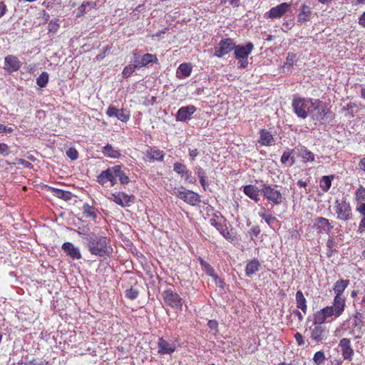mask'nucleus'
I'll return each mask as SVG.
<instances>
[{"mask_svg":"<svg viewBox=\"0 0 365 365\" xmlns=\"http://www.w3.org/2000/svg\"><path fill=\"white\" fill-rule=\"evenodd\" d=\"M87 247L91 255L104 257L112 252V248L108 245V239L106 237L90 233L84 238Z\"/></svg>","mask_w":365,"mask_h":365,"instance_id":"f257e3e1","label":"nucleus"},{"mask_svg":"<svg viewBox=\"0 0 365 365\" xmlns=\"http://www.w3.org/2000/svg\"><path fill=\"white\" fill-rule=\"evenodd\" d=\"M313 98H294L292 102V106L297 117L305 119L309 114L312 106Z\"/></svg>","mask_w":365,"mask_h":365,"instance_id":"f03ea898","label":"nucleus"},{"mask_svg":"<svg viewBox=\"0 0 365 365\" xmlns=\"http://www.w3.org/2000/svg\"><path fill=\"white\" fill-rule=\"evenodd\" d=\"M261 194L273 205H280L283 201L282 194L277 185L264 183L260 189Z\"/></svg>","mask_w":365,"mask_h":365,"instance_id":"7ed1b4c3","label":"nucleus"},{"mask_svg":"<svg viewBox=\"0 0 365 365\" xmlns=\"http://www.w3.org/2000/svg\"><path fill=\"white\" fill-rule=\"evenodd\" d=\"M171 193L192 206L197 205L200 202V195L197 193L186 190L182 186L174 187Z\"/></svg>","mask_w":365,"mask_h":365,"instance_id":"20e7f679","label":"nucleus"},{"mask_svg":"<svg viewBox=\"0 0 365 365\" xmlns=\"http://www.w3.org/2000/svg\"><path fill=\"white\" fill-rule=\"evenodd\" d=\"M334 210L336 214V219L342 221H349L352 218V211L350 203L343 197L341 200H336Z\"/></svg>","mask_w":365,"mask_h":365,"instance_id":"39448f33","label":"nucleus"},{"mask_svg":"<svg viewBox=\"0 0 365 365\" xmlns=\"http://www.w3.org/2000/svg\"><path fill=\"white\" fill-rule=\"evenodd\" d=\"M254 45L249 42L245 46L237 45L235 46V56L238 61L239 68H245L248 65V56L252 53Z\"/></svg>","mask_w":365,"mask_h":365,"instance_id":"423d86ee","label":"nucleus"},{"mask_svg":"<svg viewBox=\"0 0 365 365\" xmlns=\"http://www.w3.org/2000/svg\"><path fill=\"white\" fill-rule=\"evenodd\" d=\"M328 113V109L324 103L319 99H314L312 106L310 108L309 116L313 120L320 121L324 118Z\"/></svg>","mask_w":365,"mask_h":365,"instance_id":"0eeeda50","label":"nucleus"},{"mask_svg":"<svg viewBox=\"0 0 365 365\" xmlns=\"http://www.w3.org/2000/svg\"><path fill=\"white\" fill-rule=\"evenodd\" d=\"M118 165L108 168L106 170L101 173L97 177V182L103 185L108 182H110L111 186H114L117 183V171Z\"/></svg>","mask_w":365,"mask_h":365,"instance_id":"6e6552de","label":"nucleus"},{"mask_svg":"<svg viewBox=\"0 0 365 365\" xmlns=\"http://www.w3.org/2000/svg\"><path fill=\"white\" fill-rule=\"evenodd\" d=\"M177 340L165 339L163 337H160L158 339V353L160 355L172 354L177 349Z\"/></svg>","mask_w":365,"mask_h":365,"instance_id":"1a4fd4ad","label":"nucleus"},{"mask_svg":"<svg viewBox=\"0 0 365 365\" xmlns=\"http://www.w3.org/2000/svg\"><path fill=\"white\" fill-rule=\"evenodd\" d=\"M162 296L165 303L168 306L173 308H182V299L176 292L168 289L163 292Z\"/></svg>","mask_w":365,"mask_h":365,"instance_id":"9d476101","label":"nucleus"},{"mask_svg":"<svg viewBox=\"0 0 365 365\" xmlns=\"http://www.w3.org/2000/svg\"><path fill=\"white\" fill-rule=\"evenodd\" d=\"M210 225L214 226L225 238H232V235L225 224V219L222 215H215L210 220Z\"/></svg>","mask_w":365,"mask_h":365,"instance_id":"9b49d317","label":"nucleus"},{"mask_svg":"<svg viewBox=\"0 0 365 365\" xmlns=\"http://www.w3.org/2000/svg\"><path fill=\"white\" fill-rule=\"evenodd\" d=\"M235 43L231 38L221 40L215 49V56L220 58L235 48Z\"/></svg>","mask_w":365,"mask_h":365,"instance_id":"f8f14e48","label":"nucleus"},{"mask_svg":"<svg viewBox=\"0 0 365 365\" xmlns=\"http://www.w3.org/2000/svg\"><path fill=\"white\" fill-rule=\"evenodd\" d=\"M109 200L113 201L122 207H129L134 202V196L129 195L124 192L113 193Z\"/></svg>","mask_w":365,"mask_h":365,"instance_id":"ddd939ff","label":"nucleus"},{"mask_svg":"<svg viewBox=\"0 0 365 365\" xmlns=\"http://www.w3.org/2000/svg\"><path fill=\"white\" fill-rule=\"evenodd\" d=\"M158 58L155 55L151 53H146L140 56L137 53H133V59L131 61L135 63L138 68L146 66L150 63H156Z\"/></svg>","mask_w":365,"mask_h":365,"instance_id":"4468645a","label":"nucleus"},{"mask_svg":"<svg viewBox=\"0 0 365 365\" xmlns=\"http://www.w3.org/2000/svg\"><path fill=\"white\" fill-rule=\"evenodd\" d=\"M339 347L341 349V352L343 359L346 361H351L354 351L351 346V341L349 339L343 338L339 341Z\"/></svg>","mask_w":365,"mask_h":365,"instance_id":"2eb2a0df","label":"nucleus"},{"mask_svg":"<svg viewBox=\"0 0 365 365\" xmlns=\"http://www.w3.org/2000/svg\"><path fill=\"white\" fill-rule=\"evenodd\" d=\"M328 330L324 325H314L310 327V337L315 342H320L327 338Z\"/></svg>","mask_w":365,"mask_h":365,"instance_id":"dca6fc26","label":"nucleus"},{"mask_svg":"<svg viewBox=\"0 0 365 365\" xmlns=\"http://www.w3.org/2000/svg\"><path fill=\"white\" fill-rule=\"evenodd\" d=\"M109 117L117 118L122 122H127L130 118L129 112L125 109H118L114 106H109L106 110Z\"/></svg>","mask_w":365,"mask_h":365,"instance_id":"f3484780","label":"nucleus"},{"mask_svg":"<svg viewBox=\"0 0 365 365\" xmlns=\"http://www.w3.org/2000/svg\"><path fill=\"white\" fill-rule=\"evenodd\" d=\"M196 111V108L192 105L181 107L176 113V119L178 121L186 122L191 119L192 115Z\"/></svg>","mask_w":365,"mask_h":365,"instance_id":"a211bd4d","label":"nucleus"},{"mask_svg":"<svg viewBox=\"0 0 365 365\" xmlns=\"http://www.w3.org/2000/svg\"><path fill=\"white\" fill-rule=\"evenodd\" d=\"M21 66V63L19 58L13 55H8L4 59V68L9 73L18 71Z\"/></svg>","mask_w":365,"mask_h":365,"instance_id":"6ab92c4d","label":"nucleus"},{"mask_svg":"<svg viewBox=\"0 0 365 365\" xmlns=\"http://www.w3.org/2000/svg\"><path fill=\"white\" fill-rule=\"evenodd\" d=\"M173 170L182 177L185 178V180L188 182L194 183L195 180L192 178V173L187 167L181 163L177 162L173 165Z\"/></svg>","mask_w":365,"mask_h":365,"instance_id":"aec40b11","label":"nucleus"},{"mask_svg":"<svg viewBox=\"0 0 365 365\" xmlns=\"http://www.w3.org/2000/svg\"><path fill=\"white\" fill-rule=\"evenodd\" d=\"M290 6L291 5L288 3H282L272 7L269 11L267 16L270 19L280 18L289 9Z\"/></svg>","mask_w":365,"mask_h":365,"instance_id":"412c9836","label":"nucleus"},{"mask_svg":"<svg viewBox=\"0 0 365 365\" xmlns=\"http://www.w3.org/2000/svg\"><path fill=\"white\" fill-rule=\"evenodd\" d=\"M165 156V153L158 149H155V148L149 147L145 152V160L152 161H163Z\"/></svg>","mask_w":365,"mask_h":365,"instance_id":"4be33fe9","label":"nucleus"},{"mask_svg":"<svg viewBox=\"0 0 365 365\" xmlns=\"http://www.w3.org/2000/svg\"><path fill=\"white\" fill-rule=\"evenodd\" d=\"M62 250L64 252L73 259H79L81 258V254L78 247H75L71 242H65L62 245Z\"/></svg>","mask_w":365,"mask_h":365,"instance_id":"5701e85b","label":"nucleus"},{"mask_svg":"<svg viewBox=\"0 0 365 365\" xmlns=\"http://www.w3.org/2000/svg\"><path fill=\"white\" fill-rule=\"evenodd\" d=\"M315 225L321 232L329 233L333 228L328 219L323 217H318L315 220Z\"/></svg>","mask_w":365,"mask_h":365,"instance_id":"b1692460","label":"nucleus"},{"mask_svg":"<svg viewBox=\"0 0 365 365\" xmlns=\"http://www.w3.org/2000/svg\"><path fill=\"white\" fill-rule=\"evenodd\" d=\"M346 300L344 297L335 296L333 301V304L330 306L334 310L336 314L339 317L342 314L345 309Z\"/></svg>","mask_w":365,"mask_h":365,"instance_id":"393cba45","label":"nucleus"},{"mask_svg":"<svg viewBox=\"0 0 365 365\" xmlns=\"http://www.w3.org/2000/svg\"><path fill=\"white\" fill-rule=\"evenodd\" d=\"M243 192L247 197L256 202L259 201V192H260V190H259L256 186L252 185H245L243 187Z\"/></svg>","mask_w":365,"mask_h":365,"instance_id":"a878e982","label":"nucleus"},{"mask_svg":"<svg viewBox=\"0 0 365 365\" xmlns=\"http://www.w3.org/2000/svg\"><path fill=\"white\" fill-rule=\"evenodd\" d=\"M261 264L258 259H254L249 261L245 267V275L251 277L259 270Z\"/></svg>","mask_w":365,"mask_h":365,"instance_id":"bb28decb","label":"nucleus"},{"mask_svg":"<svg viewBox=\"0 0 365 365\" xmlns=\"http://www.w3.org/2000/svg\"><path fill=\"white\" fill-rule=\"evenodd\" d=\"M259 143L262 145L270 146L274 143L273 135L266 130H260Z\"/></svg>","mask_w":365,"mask_h":365,"instance_id":"cd10ccee","label":"nucleus"},{"mask_svg":"<svg viewBox=\"0 0 365 365\" xmlns=\"http://www.w3.org/2000/svg\"><path fill=\"white\" fill-rule=\"evenodd\" d=\"M349 284V280H346V279H339V280H337L335 284H334V292L335 293V296H340V297H344L343 296V292L345 290V289L348 287Z\"/></svg>","mask_w":365,"mask_h":365,"instance_id":"c85d7f7f","label":"nucleus"},{"mask_svg":"<svg viewBox=\"0 0 365 365\" xmlns=\"http://www.w3.org/2000/svg\"><path fill=\"white\" fill-rule=\"evenodd\" d=\"M297 307L300 309L304 314L307 310V301L302 291L298 290L296 293Z\"/></svg>","mask_w":365,"mask_h":365,"instance_id":"c756f323","label":"nucleus"},{"mask_svg":"<svg viewBox=\"0 0 365 365\" xmlns=\"http://www.w3.org/2000/svg\"><path fill=\"white\" fill-rule=\"evenodd\" d=\"M48 189L51 191L52 194L54 196H56L58 198H61L62 200H64L66 201L70 200L73 195L72 193L68 191H65V190H62L57 189L55 187H49Z\"/></svg>","mask_w":365,"mask_h":365,"instance_id":"7c9ffc66","label":"nucleus"},{"mask_svg":"<svg viewBox=\"0 0 365 365\" xmlns=\"http://www.w3.org/2000/svg\"><path fill=\"white\" fill-rule=\"evenodd\" d=\"M311 8L305 4L301 6V11L298 16V21L304 23L309 20L311 16Z\"/></svg>","mask_w":365,"mask_h":365,"instance_id":"2f4dec72","label":"nucleus"},{"mask_svg":"<svg viewBox=\"0 0 365 365\" xmlns=\"http://www.w3.org/2000/svg\"><path fill=\"white\" fill-rule=\"evenodd\" d=\"M192 71V68L188 63H182L178 68L177 76L180 78L188 77Z\"/></svg>","mask_w":365,"mask_h":365,"instance_id":"473e14b6","label":"nucleus"},{"mask_svg":"<svg viewBox=\"0 0 365 365\" xmlns=\"http://www.w3.org/2000/svg\"><path fill=\"white\" fill-rule=\"evenodd\" d=\"M102 153L104 155L111 158H118L120 156V152L110 144H107L103 148Z\"/></svg>","mask_w":365,"mask_h":365,"instance_id":"72a5a7b5","label":"nucleus"},{"mask_svg":"<svg viewBox=\"0 0 365 365\" xmlns=\"http://www.w3.org/2000/svg\"><path fill=\"white\" fill-rule=\"evenodd\" d=\"M299 155L304 162H313L314 160V154L304 146L299 149Z\"/></svg>","mask_w":365,"mask_h":365,"instance_id":"f704fd0d","label":"nucleus"},{"mask_svg":"<svg viewBox=\"0 0 365 365\" xmlns=\"http://www.w3.org/2000/svg\"><path fill=\"white\" fill-rule=\"evenodd\" d=\"M96 210L94 207L86 203L83 206V212L85 217H90L95 220L97 217Z\"/></svg>","mask_w":365,"mask_h":365,"instance_id":"c9c22d12","label":"nucleus"},{"mask_svg":"<svg viewBox=\"0 0 365 365\" xmlns=\"http://www.w3.org/2000/svg\"><path fill=\"white\" fill-rule=\"evenodd\" d=\"M296 55L292 53L287 54L286 61L282 67L284 72H290L291 68L293 66L295 62Z\"/></svg>","mask_w":365,"mask_h":365,"instance_id":"e433bc0d","label":"nucleus"},{"mask_svg":"<svg viewBox=\"0 0 365 365\" xmlns=\"http://www.w3.org/2000/svg\"><path fill=\"white\" fill-rule=\"evenodd\" d=\"M327 320V319L325 317L324 314L322 313L321 310L317 311L316 313L314 314V325H323V324L325 323Z\"/></svg>","mask_w":365,"mask_h":365,"instance_id":"4c0bfd02","label":"nucleus"},{"mask_svg":"<svg viewBox=\"0 0 365 365\" xmlns=\"http://www.w3.org/2000/svg\"><path fill=\"white\" fill-rule=\"evenodd\" d=\"M333 176H323L320 180V187L324 192H327L331 186V178Z\"/></svg>","mask_w":365,"mask_h":365,"instance_id":"58836bf2","label":"nucleus"},{"mask_svg":"<svg viewBox=\"0 0 365 365\" xmlns=\"http://www.w3.org/2000/svg\"><path fill=\"white\" fill-rule=\"evenodd\" d=\"M117 178H118L120 184L126 185L130 182L128 176L122 170L121 165H118Z\"/></svg>","mask_w":365,"mask_h":365,"instance_id":"ea45409f","label":"nucleus"},{"mask_svg":"<svg viewBox=\"0 0 365 365\" xmlns=\"http://www.w3.org/2000/svg\"><path fill=\"white\" fill-rule=\"evenodd\" d=\"M200 265L202 267V270L209 276L213 277L215 274L214 269L210 266V264L204 261L203 259L200 260Z\"/></svg>","mask_w":365,"mask_h":365,"instance_id":"a19ab883","label":"nucleus"},{"mask_svg":"<svg viewBox=\"0 0 365 365\" xmlns=\"http://www.w3.org/2000/svg\"><path fill=\"white\" fill-rule=\"evenodd\" d=\"M48 81V74L46 72H42L36 79V84L41 87L44 88Z\"/></svg>","mask_w":365,"mask_h":365,"instance_id":"79ce46f5","label":"nucleus"},{"mask_svg":"<svg viewBox=\"0 0 365 365\" xmlns=\"http://www.w3.org/2000/svg\"><path fill=\"white\" fill-rule=\"evenodd\" d=\"M136 68H138L135 63H132V64H129L124 68L122 72L123 76L124 78L130 77L135 72Z\"/></svg>","mask_w":365,"mask_h":365,"instance_id":"37998d69","label":"nucleus"},{"mask_svg":"<svg viewBox=\"0 0 365 365\" xmlns=\"http://www.w3.org/2000/svg\"><path fill=\"white\" fill-rule=\"evenodd\" d=\"M139 294V291L138 289L134 287H130L125 291V297L131 300L135 299Z\"/></svg>","mask_w":365,"mask_h":365,"instance_id":"c03bdc74","label":"nucleus"},{"mask_svg":"<svg viewBox=\"0 0 365 365\" xmlns=\"http://www.w3.org/2000/svg\"><path fill=\"white\" fill-rule=\"evenodd\" d=\"M356 200L358 202H365V188L362 186H360L356 189Z\"/></svg>","mask_w":365,"mask_h":365,"instance_id":"a18cd8bd","label":"nucleus"},{"mask_svg":"<svg viewBox=\"0 0 365 365\" xmlns=\"http://www.w3.org/2000/svg\"><path fill=\"white\" fill-rule=\"evenodd\" d=\"M320 310L322 312V313L324 314V316L327 319H329V317H331L333 316L335 317H339L337 314H336L334 310L330 306L324 307L323 309H321Z\"/></svg>","mask_w":365,"mask_h":365,"instance_id":"49530a36","label":"nucleus"},{"mask_svg":"<svg viewBox=\"0 0 365 365\" xmlns=\"http://www.w3.org/2000/svg\"><path fill=\"white\" fill-rule=\"evenodd\" d=\"M325 359V354L322 351L316 352L313 357V360L317 365H321L324 361Z\"/></svg>","mask_w":365,"mask_h":365,"instance_id":"de8ad7c7","label":"nucleus"},{"mask_svg":"<svg viewBox=\"0 0 365 365\" xmlns=\"http://www.w3.org/2000/svg\"><path fill=\"white\" fill-rule=\"evenodd\" d=\"M88 6H90L91 7H94L95 4L90 3L88 1H84L78 9V11L79 13V14H78V16L83 15V14H85L86 7Z\"/></svg>","mask_w":365,"mask_h":365,"instance_id":"09e8293b","label":"nucleus"},{"mask_svg":"<svg viewBox=\"0 0 365 365\" xmlns=\"http://www.w3.org/2000/svg\"><path fill=\"white\" fill-rule=\"evenodd\" d=\"M66 155L72 160H76L78 157L77 150L73 148H70L66 151Z\"/></svg>","mask_w":365,"mask_h":365,"instance_id":"8fccbe9b","label":"nucleus"},{"mask_svg":"<svg viewBox=\"0 0 365 365\" xmlns=\"http://www.w3.org/2000/svg\"><path fill=\"white\" fill-rule=\"evenodd\" d=\"M58 19L51 20L48 26L49 32L56 33L59 28V25L57 24Z\"/></svg>","mask_w":365,"mask_h":365,"instance_id":"3c124183","label":"nucleus"},{"mask_svg":"<svg viewBox=\"0 0 365 365\" xmlns=\"http://www.w3.org/2000/svg\"><path fill=\"white\" fill-rule=\"evenodd\" d=\"M11 153L9 146L6 143H0V155L2 156H8Z\"/></svg>","mask_w":365,"mask_h":365,"instance_id":"603ef678","label":"nucleus"},{"mask_svg":"<svg viewBox=\"0 0 365 365\" xmlns=\"http://www.w3.org/2000/svg\"><path fill=\"white\" fill-rule=\"evenodd\" d=\"M26 365H48V362L42 359H34L26 363Z\"/></svg>","mask_w":365,"mask_h":365,"instance_id":"864d4df0","label":"nucleus"},{"mask_svg":"<svg viewBox=\"0 0 365 365\" xmlns=\"http://www.w3.org/2000/svg\"><path fill=\"white\" fill-rule=\"evenodd\" d=\"M188 155L190 158L194 160L195 158L199 155V151L197 148H189L188 149Z\"/></svg>","mask_w":365,"mask_h":365,"instance_id":"5fc2aeb1","label":"nucleus"},{"mask_svg":"<svg viewBox=\"0 0 365 365\" xmlns=\"http://www.w3.org/2000/svg\"><path fill=\"white\" fill-rule=\"evenodd\" d=\"M195 172L198 178H206V173L200 166H197L195 168Z\"/></svg>","mask_w":365,"mask_h":365,"instance_id":"6e6d98bb","label":"nucleus"},{"mask_svg":"<svg viewBox=\"0 0 365 365\" xmlns=\"http://www.w3.org/2000/svg\"><path fill=\"white\" fill-rule=\"evenodd\" d=\"M294 338H295L298 345L302 346V345H303L304 344V341L303 336H302V335L300 333L297 332L294 334Z\"/></svg>","mask_w":365,"mask_h":365,"instance_id":"4d7b16f0","label":"nucleus"},{"mask_svg":"<svg viewBox=\"0 0 365 365\" xmlns=\"http://www.w3.org/2000/svg\"><path fill=\"white\" fill-rule=\"evenodd\" d=\"M207 325L211 330L217 331L218 324L216 321L210 320L207 323Z\"/></svg>","mask_w":365,"mask_h":365,"instance_id":"13d9d810","label":"nucleus"},{"mask_svg":"<svg viewBox=\"0 0 365 365\" xmlns=\"http://www.w3.org/2000/svg\"><path fill=\"white\" fill-rule=\"evenodd\" d=\"M264 221L267 223V225H271L272 223L277 221V218L272 215L269 214L268 216L266 217Z\"/></svg>","mask_w":365,"mask_h":365,"instance_id":"bf43d9fd","label":"nucleus"},{"mask_svg":"<svg viewBox=\"0 0 365 365\" xmlns=\"http://www.w3.org/2000/svg\"><path fill=\"white\" fill-rule=\"evenodd\" d=\"M291 153L289 152H284L281 157V162L282 163H286L290 158Z\"/></svg>","mask_w":365,"mask_h":365,"instance_id":"052dcab7","label":"nucleus"},{"mask_svg":"<svg viewBox=\"0 0 365 365\" xmlns=\"http://www.w3.org/2000/svg\"><path fill=\"white\" fill-rule=\"evenodd\" d=\"M13 131V128L11 127H7L0 123V133H11Z\"/></svg>","mask_w":365,"mask_h":365,"instance_id":"680f3d73","label":"nucleus"},{"mask_svg":"<svg viewBox=\"0 0 365 365\" xmlns=\"http://www.w3.org/2000/svg\"><path fill=\"white\" fill-rule=\"evenodd\" d=\"M358 232L360 233L365 232V218H362L359 222Z\"/></svg>","mask_w":365,"mask_h":365,"instance_id":"e2e57ef3","label":"nucleus"},{"mask_svg":"<svg viewBox=\"0 0 365 365\" xmlns=\"http://www.w3.org/2000/svg\"><path fill=\"white\" fill-rule=\"evenodd\" d=\"M359 24L365 28V11L359 18Z\"/></svg>","mask_w":365,"mask_h":365,"instance_id":"0e129e2a","label":"nucleus"},{"mask_svg":"<svg viewBox=\"0 0 365 365\" xmlns=\"http://www.w3.org/2000/svg\"><path fill=\"white\" fill-rule=\"evenodd\" d=\"M214 279V281L215 282V284L219 286L220 287H223V282L222 280L218 277L216 274L212 277Z\"/></svg>","mask_w":365,"mask_h":365,"instance_id":"69168bd1","label":"nucleus"},{"mask_svg":"<svg viewBox=\"0 0 365 365\" xmlns=\"http://www.w3.org/2000/svg\"><path fill=\"white\" fill-rule=\"evenodd\" d=\"M356 211L358 212H365V202L361 203L357 207Z\"/></svg>","mask_w":365,"mask_h":365,"instance_id":"338daca9","label":"nucleus"},{"mask_svg":"<svg viewBox=\"0 0 365 365\" xmlns=\"http://www.w3.org/2000/svg\"><path fill=\"white\" fill-rule=\"evenodd\" d=\"M359 167L361 170L365 172V158L361 159L360 162L359 163Z\"/></svg>","mask_w":365,"mask_h":365,"instance_id":"774afa93","label":"nucleus"}]
</instances>
